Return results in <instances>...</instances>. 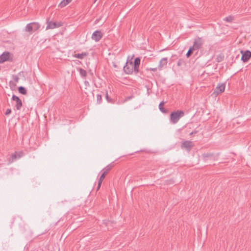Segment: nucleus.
<instances>
[{
    "mask_svg": "<svg viewBox=\"0 0 251 251\" xmlns=\"http://www.w3.org/2000/svg\"><path fill=\"white\" fill-rule=\"evenodd\" d=\"M204 43V41L201 37H197L194 39L193 45L191 47L195 50H199L201 48Z\"/></svg>",
    "mask_w": 251,
    "mask_h": 251,
    "instance_id": "nucleus-4",
    "label": "nucleus"
},
{
    "mask_svg": "<svg viewBox=\"0 0 251 251\" xmlns=\"http://www.w3.org/2000/svg\"><path fill=\"white\" fill-rule=\"evenodd\" d=\"M12 79H13V80H12V81H13L14 82H15L16 83L19 82V77L18 75H12Z\"/></svg>",
    "mask_w": 251,
    "mask_h": 251,
    "instance_id": "nucleus-25",
    "label": "nucleus"
},
{
    "mask_svg": "<svg viewBox=\"0 0 251 251\" xmlns=\"http://www.w3.org/2000/svg\"><path fill=\"white\" fill-rule=\"evenodd\" d=\"M12 100L16 102L15 107H16V109L20 110L22 106V102L20 98L18 97L13 95L12 97Z\"/></svg>",
    "mask_w": 251,
    "mask_h": 251,
    "instance_id": "nucleus-10",
    "label": "nucleus"
},
{
    "mask_svg": "<svg viewBox=\"0 0 251 251\" xmlns=\"http://www.w3.org/2000/svg\"><path fill=\"white\" fill-rule=\"evenodd\" d=\"M225 90V83H219L217 87L214 89V91L212 94V96L217 97L218 95L223 93Z\"/></svg>",
    "mask_w": 251,
    "mask_h": 251,
    "instance_id": "nucleus-3",
    "label": "nucleus"
},
{
    "mask_svg": "<svg viewBox=\"0 0 251 251\" xmlns=\"http://www.w3.org/2000/svg\"><path fill=\"white\" fill-rule=\"evenodd\" d=\"M184 112L182 110H177L173 111L170 115V121L173 124H176L179 120L180 118L183 117Z\"/></svg>",
    "mask_w": 251,
    "mask_h": 251,
    "instance_id": "nucleus-1",
    "label": "nucleus"
},
{
    "mask_svg": "<svg viewBox=\"0 0 251 251\" xmlns=\"http://www.w3.org/2000/svg\"><path fill=\"white\" fill-rule=\"evenodd\" d=\"M88 55V52H82L81 53L75 54L73 56L74 57L82 59L84 57L87 56Z\"/></svg>",
    "mask_w": 251,
    "mask_h": 251,
    "instance_id": "nucleus-15",
    "label": "nucleus"
},
{
    "mask_svg": "<svg viewBox=\"0 0 251 251\" xmlns=\"http://www.w3.org/2000/svg\"><path fill=\"white\" fill-rule=\"evenodd\" d=\"M32 24L31 23H29L28 24H27L26 26V27H25V31H27V32H33V27H32Z\"/></svg>",
    "mask_w": 251,
    "mask_h": 251,
    "instance_id": "nucleus-19",
    "label": "nucleus"
},
{
    "mask_svg": "<svg viewBox=\"0 0 251 251\" xmlns=\"http://www.w3.org/2000/svg\"><path fill=\"white\" fill-rule=\"evenodd\" d=\"M18 90H19V93H20L21 94H22L23 95H26L27 93V91H26V89H25V87H24L23 86H20L18 88Z\"/></svg>",
    "mask_w": 251,
    "mask_h": 251,
    "instance_id": "nucleus-21",
    "label": "nucleus"
},
{
    "mask_svg": "<svg viewBox=\"0 0 251 251\" xmlns=\"http://www.w3.org/2000/svg\"><path fill=\"white\" fill-rule=\"evenodd\" d=\"M195 50L194 49H193L191 47L189 48L188 52H187L186 55L187 57H189L190 56V55L193 53V51Z\"/></svg>",
    "mask_w": 251,
    "mask_h": 251,
    "instance_id": "nucleus-24",
    "label": "nucleus"
},
{
    "mask_svg": "<svg viewBox=\"0 0 251 251\" xmlns=\"http://www.w3.org/2000/svg\"><path fill=\"white\" fill-rule=\"evenodd\" d=\"M11 112V110L10 109H7L5 112V114L6 115H9Z\"/></svg>",
    "mask_w": 251,
    "mask_h": 251,
    "instance_id": "nucleus-32",
    "label": "nucleus"
},
{
    "mask_svg": "<svg viewBox=\"0 0 251 251\" xmlns=\"http://www.w3.org/2000/svg\"><path fill=\"white\" fill-rule=\"evenodd\" d=\"M114 167L113 164L110 163L108 164L107 166H106L104 168L102 169L101 172H102V173L101 175L100 176L99 179L100 180L103 181L104 179L105 176L108 173L109 171Z\"/></svg>",
    "mask_w": 251,
    "mask_h": 251,
    "instance_id": "nucleus-5",
    "label": "nucleus"
},
{
    "mask_svg": "<svg viewBox=\"0 0 251 251\" xmlns=\"http://www.w3.org/2000/svg\"><path fill=\"white\" fill-rule=\"evenodd\" d=\"M251 57V51L249 50H247L242 55L241 60L244 62H247Z\"/></svg>",
    "mask_w": 251,
    "mask_h": 251,
    "instance_id": "nucleus-12",
    "label": "nucleus"
},
{
    "mask_svg": "<svg viewBox=\"0 0 251 251\" xmlns=\"http://www.w3.org/2000/svg\"><path fill=\"white\" fill-rule=\"evenodd\" d=\"M72 0H63L59 4L58 6L63 8L66 6L67 4H68L70 2L72 1Z\"/></svg>",
    "mask_w": 251,
    "mask_h": 251,
    "instance_id": "nucleus-16",
    "label": "nucleus"
},
{
    "mask_svg": "<svg viewBox=\"0 0 251 251\" xmlns=\"http://www.w3.org/2000/svg\"><path fill=\"white\" fill-rule=\"evenodd\" d=\"M113 66L115 67V68H116L117 67V65L115 64H113Z\"/></svg>",
    "mask_w": 251,
    "mask_h": 251,
    "instance_id": "nucleus-38",
    "label": "nucleus"
},
{
    "mask_svg": "<svg viewBox=\"0 0 251 251\" xmlns=\"http://www.w3.org/2000/svg\"><path fill=\"white\" fill-rule=\"evenodd\" d=\"M158 69V68H150L149 70L152 71V72H156Z\"/></svg>",
    "mask_w": 251,
    "mask_h": 251,
    "instance_id": "nucleus-34",
    "label": "nucleus"
},
{
    "mask_svg": "<svg viewBox=\"0 0 251 251\" xmlns=\"http://www.w3.org/2000/svg\"><path fill=\"white\" fill-rule=\"evenodd\" d=\"M103 224L105 226H107V229H109L112 226L113 223L109 220H103Z\"/></svg>",
    "mask_w": 251,
    "mask_h": 251,
    "instance_id": "nucleus-17",
    "label": "nucleus"
},
{
    "mask_svg": "<svg viewBox=\"0 0 251 251\" xmlns=\"http://www.w3.org/2000/svg\"><path fill=\"white\" fill-rule=\"evenodd\" d=\"M97 103L100 104L102 101V95L101 94H98L97 95Z\"/></svg>",
    "mask_w": 251,
    "mask_h": 251,
    "instance_id": "nucleus-27",
    "label": "nucleus"
},
{
    "mask_svg": "<svg viewBox=\"0 0 251 251\" xmlns=\"http://www.w3.org/2000/svg\"><path fill=\"white\" fill-rule=\"evenodd\" d=\"M10 53L8 51L4 52L0 55V64L9 60Z\"/></svg>",
    "mask_w": 251,
    "mask_h": 251,
    "instance_id": "nucleus-13",
    "label": "nucleus"
},
{
    "mask_svg": "<svg viewBox=\"0 0 251 251\" xmlns=\"http://www.w3.org/2000/svg\"><path fill=\"white\" fill-rule=\"evenodd\" d=\"M17 152L15 151L14 153H13L11 155V159L9 160V163L13 162L15 159L18 158V156H17Z\"/></svg>",
    "mask_w": 251,
    "mask_h": 251,
    "instance_id": "nucleus-23",
    "label": "nucleus"
},
{
    "mask_svg": "<svg viewBox=\"0 0 251 251\" xmlns=\"http://www.w3.org/2000/svg\"><path fill=\"white\" fill-rule=\"evenodd\" d=\"M233 20V18L231 16H229L225 18V20L227 22H231Z\"/></svg>",
    "mask_w": 251,
    "mask_h": 251,
    "instance_id": "nucleus-28",
    "label": "nucleus"
},
{
    "mask_svg": "<svg viewBox=\"0 0 251 251\" xmlns=\"http://www.w3.org/2000/svg\"><path fill=\"white\" fill-rule=\"evenodd\" d=\"M32 24V28L33 30V31H35L37 30L40 28V25L38 23H31Z\"/></svg>",
    "mask_w": 251,
    "mask_h": 251,
    "instance_id": "nucleus-22",
    "label": "nucleus"
},
{
    "mask_svg": "<svg viewBox=\"0 0 251 251\" xmlns=\"http://www.w3.org/2000/svg\"><path fill=\"white\" fill-rule=\"evenodd\" d=\"M105 97L108 101L110 102L111 101L108 96L107 92H106Z\"/></svg>",
    "mask_w": 251,
    "mask_h": 251,
    "instance_id": "nucleus-33",
    "label": "nucleus"
},
{
    "mask_svg": "<svg viewBox=\"0 0 251 251\" xmlns=\"http://www.w3.org/2000/svg\"><path fill=\"white\" fill-rule=\"evenodd\" d=\"M140 58L139 57H136L134 61V63H132V66L134 69V71L136 74L139 72V68L140 64Z\"/></svg>",
    "mask_w": 251,
    "mask_h": 251,
    "instance_id": "nucleus-11",
    "label": "nucleus"
},
{
    "mask_svg": "<svg viewBox=\"0 0 251 251\" xmlns=\"http://www.w3.org/2000/svg\"><path fill=\"white\" fill-rule=\"evenodd\" d=\"M123 69L126 74H131L134 71V69L132 66V62H130L129 63L126 62V64L124 66Z\"/></svg>",
    "mask_w": 251,
    "mask_h": 251,
    "instance_id": "nucleus-7",
    "label": "nucleus"
},
{
    "mask_svg": "<svg viewBox=\"0 0 251 251\" xmlns=\"http://www.w3.org/2000/svg\"><path fill=\"white\" fill-rule=\"evenodd\" d=\"M132 98H133V96L128 97L126 98V100H130Z\"/></svg>",
    "mask_w": 251,
    "mask_h": 251,
    "instance_id": "nucleus-36",
    "label": "nucleus"
},
{
    "mask_svg": "<svg viewBox=\"0 0 251 251\" xmlns=\"http://www.w3.org/2000/svg\"><path fill=\"white\" fill-rule=\"evenodd\" d=\"M9 86L12 90L14 89L16 87V83L12 81L9 82Z\"/></svg>",
    "mask_w": 251,
    "mask_h": 251,
    "instance_id": "nucleus-26",
    "label": "nucleus"
},
{
    "mask_svg": "<svg viewBox=\"0 0 251 251\" xmlns=\"http://www.w3.org/2000/svg\"><path fill=\"white\" fill-rule=\"evenodd\" d=\"M244 52H245V51H244L243 50H240V53L242 54V55H243V54L244 53Z\"/></svg>",
    "mask_w": 251,
    "mask_h": 251,
    "instance_id": "nucleus-37",
    "label": "nucleus"
},
{
    "mask_svg": "<svg viewBox=\"0 0 251 251\" xmlns=\"http://www.w3.org/2000/svg\"><path fill=\"white\" fill-rule=\"evenodd\" d=\"M102 180H99V181H98V186H97V190H98L100 186H101V183H102Z\"/></svg>",
    "mask_w": 251,
    "mask_h": 251,
    "instance_id": "nucleus-30",
    "label": "nucleus"
},
{
    "mask_svg": "<svg viewBox=\"0 0 251 251\" xmlns=\"http://www.w3.org/2000/svg\"><path fill=\"white\" fill-rule=\"evenodd\" d=\"M168 63V58L167 57H164L161 58L159 62V64L158 66V70L161 71L163 70L164 68H166L167 67Z\"/></svg>",
    "mask_w": 251,
    "mask_h": 251,
    "instance_id": "nucleus-9",
    "label": "nucleus"
},
{
    "mask_svg": "<svg viewBox=\"0 0 251 251\" xmlns=\"http://www.w3.org/2000/svg\"><path fill=\"white\" fill-rule=\"evenodd\" d=\"M183 63V60L182 59H179L177 63V65L178 66H180L182 63Z\"/></svg>",
    "mask_w": 251,
    "mask_h": 251,
    "instance_id": "nucleus-31",
    "label": "nucleus"
},
{
    "mask_svg": "<svg viewBox=\"0 0 251 251\" xmlns=\"http://www.w3.org/2000/svg\"><path fill=\"white\" fill-rule=\"evenodd\" d=\"M78 71L79 72V74L82 77H85L87 75V72L86 71L82 69V68H80L78 69Z\"/></svg>",
    "mask_w": 251,
    "mask_h": 251,
    "instance_id": "nucleus-20",
    "label": "nucleus"
},
{
    "mask_svg": "<svg viewBox=\"0 0 251 251\" xmlns=\"http://www.w3.org/2000/svg\"><path fill=\"white\" fill-rule=\"evenodd\" d=\"M198 132L197 130H194L190 133V135L192 136L193 134H196Z\"/></svg>",
    "mask_w": 251,
    "mask_h": 251,
    "instance_id": "nucleus-35",
    "label": "nucleus"
},
{
    "mask_svg": "<svg viewBox=\"0 0 251 251\" xmlns=\"http://www.w3.org/2000/svg\"><path fill=\"white\" fill-rule=\"evenodd\" d=\"M165 102L164 101H161L159 105V110L163 113H167V110L164 108L163 105Z\"/></svg>",
    "mask_w": 251,
    "mask_h": 251,
    "instance_id": "nucleus-18",
    "label": "nucleus"
},
{
    "mask_svg": "<svg viewBox=\"0 0 251 251\" xmlns=\"http://www.w3.org/2000/svg\"><path fill=\"white\" fill-rule=\"evenodd\" d=\"M194 144L193 142L190 141H185L182 143L181 148H184L188 151H190L194 147Z\"/></svg>",
    "mask_w": 251,
    "mask_h": 251,
    "instance_id": "nucleus-8",
    "label": "nucleus"
},
{
    "mask_svg": "<svg viewBox=\"0 0 251 251\" xmlns=\"http://www.w3.org/2000/svg\"><path fill=\"white\" fill-rule=\"evenodd\" d=\"M47 26L46 27V30L49 29H54L57 27H60L62 25V23L61 22L56 23L54 22H52L50 20V18L47 19Z\"/></svg>",
    "mask_w": 251,
    "mask_h": 251,
    "instance_id": "nucleus-2",
    "label": "nucleus"
},
{
    "mask_svg": "<svg viewBox=\"0 0 251 251\" xmlns=\"http://www.w3.org/2000/svg\"><path fill=\"white\" fill-rule=\"evenodd\" d=\"M218 155H215L212 153H204L201 155L202 158L204 161H206L207 158L215 159Z\"/></svg>",
    "mask_w": 251,
    "mask_h": 251,
    "instance_id": "nucleus-14",
    "label": "nucleus"
},
{
    "mask_svg": "<svg viewBox=\"0 0 251 251\" xmlns=\"http://www.w3.org/2000/svg\"><path fill=\"white\" fill-rule=\"evenodd\" d=\"M24 155V153L22 151L17 152V156H18V158H21V157L23 156Z\"/></svg>",
    "mask_w": 251,
    "mask_h": 251,
    "instance_id": "nucleus-29",
    "label": "nucleus"
},
{
    "mask_svg": "<svg viewBox=\"0 0 251 251\" xmlns=\"http://www.w3.org/2000/svg\"><path fill=\"white\" fill-rule=\"evenodd\" d=\"M103 37V33L100 30H96L94 31L92 35L91 38L95 42H99Z\"/></svg>",
    "mask_w": 251,
    "mask_h": 251,
    "instance_id": "nucleus-6",
    "label": "nucleus"
}]
</instances>
